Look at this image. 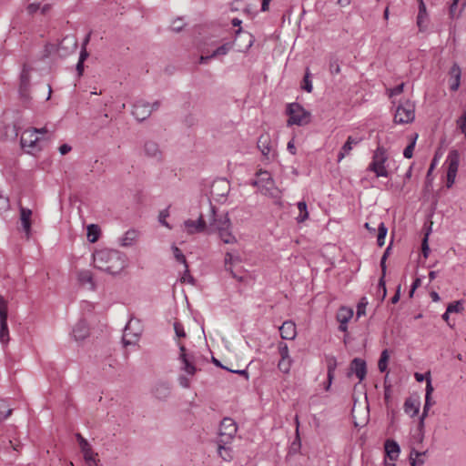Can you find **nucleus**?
<instances>
[{"label":"nucleus","mask_w":466,"mask_h":466,"mask_svg":"<svg viewBox=\"0 0 466 466\" xmlns=\"http://www.w3.org/2000/svg\"><path fill=\"white\" fill-rule=\"evenodd\" d=\"M353 317V310L348 307H340L337 312L336 319L339 325V330L346 332L348 330V323Z\"/></svg>","instance_id":"2eb2a0df"},{"label":"nucleus","mask_w":466,"mask_h":466,"mask_svg":"<svg viewBox=\"0 0 466 466\" xmlns=\"http://www.w3.org/2000/svg\"><path fill=\"white\" fill-rule=\"evenodd\" d=\"M100 235V228L96 224H91L87 227V239L91 243L97 241Z\"/></svg>","instance_id":"c9c22d12"},{"label":"nucleus","mask_w":466,"mask_h":466,"mask_svg":"<svg viewBox=\"0 0 466 466\" xmlns=\"http://www.w3.org/2000/svg\"><path fill=\"white\" fill-rule=\"evenodd\" d=\"M39 7H40L39 4L32 3V4L28 5L26 9L29 14H34L39 9Z\"/></svg>","instance_id":"680f3d73"},{"label":"nucleus","mask_w":466,"mask_h":466,"mask_svg":"<svg viewBox=\"0 0 466 466\" xmlns=\"http://www.w3.org/2000/svg\"><path fill=\"white\" fill-rule=\"evenodd\" d=\"M278 349H279V352L280 355V359L290 358L289 350V347H288L287 343L280 342L278 346Z\"/></svg>","instance_id":"09e8293b"},{"label":"nucleus","mask_w":466,"mask_h":466,"mask_svg":"<svg viewBox=\"0 0 466 466\" xmlns=\"http://www.w3.org/2000/svg\"><path fill=\"white\" fill-rule=\"evenodd\" d=\"M30 84V76L28 70L24 69L20 76V92H25Z\"/></svg>","instance_id":"ea45409f"},{"label":"nucleus","mask_w":466,"mask_h":466,"mask_svg":"<svg viewBox=\"0 0 466 466\" xmlns=\"http://www.w3.org/2000/svg\"><path fill=\"white\" fill-rule=\"evenodd\" d=\"M452 82L450 86L451 91H457L461 85V71L458 64H453L449 72Z\"/></svg>","instance_id":"b1692460"},{"label":"nucleus","mask_w":466,"mask_h":466,"mask_svg":"<svg viewBox=\"0 0 466 466\" xmlns=\"http://www.w3.org/2000/svg\"><path fill=\"white\" fill-rule=\"evenodd\" d=\"M403 89H404V84L401 83L390 90V96H398L403 92Z\"/></svg>","instance_id":"864d4df0"},{"label":"nucleus","mask_w":466,"mask_h":466,"mask_svg":"<svg viewBox=\"0 0 466 466\" xmlns=\"http://www.w3.org/2000/svg\"><path fill=\"white\" fill-rule=\"evenodd\" d=\"M151 113H152V108H151L150 103H148L143 99H139V100L136 101L135 104L133 105L132 115L139 122H142V121L146 120L147 118H148L150 116Z\"/></svg>","instance_id":"9b49d317"},{"label":"nucleus","mask_w":466,"mask_h":466,"mask_svg":"<svg viewBox=\"0 0 466 466\" xmlns=\"http://www.w3.org/2000/svg\"><path fill=\"white\" fill-rule=\"evenodd\" d=\"M448 312L450 313H460L463 310V305L461 300L451 302L447 307Z\"/></svg>","instance_id":"de8ad7c7"},{"label":"nucleus","mask_w":466,"mask_h":466,"mask_svg":"<svg viewBox=\"0 0 466 466\" xmlns=\"http://www.w3.org/2000/svg\"><path fill=\"white\" fill-rule=\"evenodd\" d=\"M421 251L424 258H428L430 253V247L428 245V234L424 237L421 244Z\"/></svg>","instance_id":"603ef678"},{"label":"nucleus","mask_w":466,"mask_h":466,"mask_svg":"<svg viewBox=\"0 0 466 466\" xmlns=\"http://www.w3.org/2000/svg\"><path fill=\"white\" fill-rule=\"evenodd\" d=\"M365 314V305L362 303H360L357 307V316L360 318V316Z\"/></svg>","instance_id":"69168bd1"},{"label":"nucleus","mask_w":466,"mask_h":466,"mask_svg":"<svg viewBox=\"0 0 466 466\" xmlns=\"http://www.w3.org/2000/svg\"><path fill=\"white\" fill-rule=\"evenodd\" d=\"M404 410L411 417H414L419 413L420 403L412 399H407L404 402Z\"/></svg>","instance_id":"2f4dec72"},{"label":"nucleus","mask_w":466,"mask_h":466,"mask_svg":"<svg viewBox=\"0 0 466 466\" xmlns=\"http://www.w3.org/2000/svg\"><path fill=\"white\" fill-rule=\"evenodd\" d=\"M228 444L229 443L218 441V454L222 460L226 461H229L233 458L232 450L231 447L228 446Z\"/></svg>","instance_id":"cd10ccee"},{"label":"nucleus","mask_w":466,"mask_h":466,"mask_svg":"<svg viewBox=\"0 0 466 466\" xmlns=\"http://www.w3.org/2000/svg\"><path fill=\"white\" fill-rule=\"evenodd\" d=\"M386 254H383L381 259H380V267L382 270V276L380 277L378 284V289L379 291L382 292V299L386 297L387 289H386V284H385V275H386Z\"/></svg>","instance_id":"7c9ffc66"},{"label":"nucleus","mask_w":466,"mask_h":466,"mask_svg":"<svg viewBox=\"0 0 466 466\" xmlns=\"http://www.w3.org/2000/svg\"><path fill=\"white\" fill-rule=\"evenodd\" d=\"M335 368H336V361H335V360H329V362H328V374H327L329 384L327 386V390L330 387L331 381H332L333 377H334Z\"/></svg>","instance_id":"49530a36"},{"label":"nucleus","mask_w":466,"mask_h":466,"mask_svg":"<svg viewBox=\"0 0 466 466\" xmlns=\"http://www.w3.org/2000/svg\"><path fill=\"white\" fill-rule=\"evenodd\" d=\"M143 151L146 157L152 158L157 162L162 160V151L160 150L158 144L153 140H147L145 142Z\"/></svg>","instance_id":"dca6fc26"},{"label":"nucleus","mask_w":466,"mask_h":466,"mask_svg":"<svg viewBox=\"0 0 466 466\" xmlns=\"http://www.w3.org/2000/svg\"><path fill=\"white\" fill-rule=\"evenodd\" d=\"M350 370L357 376L360 381H362L367 374L366 361L360 358H355L350 362Z\"/></svg>","instance_id":"f3484780"},{"label":"nucleus","mask_w":466,"mask_h":466,"mask_svg":"<svg viewBox=\"0 0 466 466\" xmlns=\"http://www.w3.org/2000/svg\"><path fill=\"white\" fill-rule=\"evenodd\" d=\"M170 393V388L168 384L161 382L158 383L154 390V394L157 399L164 400Z\"/></svg>","instance_id":"72a5a7b5"},{"label":"nucleus","mask_w":466,"mask_h":466,"mask_svg":"<svg viewBox=\"0 0 466 466\" xmlns=\"http://www.w3.org/2000/svg\"><path fill=\"white\" fill-rule=\"evenodd\" d=\"M180 354L179 360L183 363L182 370L188 375H194L197 371L196 366L193 364V357L186 352V348L183 344H178Z\"/></svg>","instance_id":"4468645a"},{"label":"nucleus","mask_w":466,"mask_h":466,"mask_svg":"<svg viewBox=\"0 0 466 466\" xmlns=\"http://www.w3.org/2000/svg\"><path fill=\"white\" fill-rule=\"evenodd\" d=\"M76 438L78 441L80 450L83 452L85 461L95 462V453L88 441L80 433H76Z\"/></svg>","instance_id":"a211bd4d"},{"label":"nucleus","mask_w":466,"mask_h":466,"mask_svg":"<svg viewBox=\"0 0 466 466\" xmlns=\"http://www.w3.org/2000/svg\"><path fill=\"white\" fill-rule=\"evenodd\" d=\"M172 250H173V254H174V257L176 258V259L178 262L183 263L185 265L186 271L188 272V266L187 264L186 257L184 256L182 251L176 246L172 247Z\"/></svg>","instance_id":"37998d69"},{"label":"nucleus","mask_w":466,"mask_h":466,"mask_svg":"<svg viewBox=\"0 0 466 466\" xmlns=\"http://www.w3.org/2000/svg\"><path fill=\"white\" fill-rule=\"evenodd\" d=\"M72 335L76 341L85 339L89 336V328L87 323L81 319L73 328Z\"/></svg>","instance_id":"6ab92c4d"},{"label":"nucleus","mask_w":466,"mask_h":466,"mask_svg":"<svg viewBox=\"0 0 466 466\" xmlns=\"http://www.w3.org/2000/svg\"><path fill=\"white\" fill-rule=\"evenodd\" d=\"M77 279L82 285H89V289L94 290L96 284L94 282L93 274L87 269L80 270L77 273Z\"/></svg>","instance_id":"bb28decb"},{"label":"nucleus","mask_w":466,"mask_h":466,"mask_svg":"<svg viewBox=\"0 0 466 466\" xmlns=\"http://www.w3.org/2000/svg\"><path fill=\"white\" fill-rule=\"evenodd\" d=\"M445 163L448 164L446 187L448 188H451L455 182L458 168H459V164H460L459 151L456 149L451 150L447 156Z\"/></svg>","instance_id":"6e6552de"},{"label":"nucleus","mask_w":466,"mask_h":466,"mask_svg":"<svg viewBox=\"0 0 466 466\" xmlns=\"http://www.w3.org/2000/svg\"><path fill=\"white\" fill-rule=\"evenodd\" d=\"M418 2V15L416 17V25L419 32L424 33L428 30L430 25V15L427 11L426 5L423 0H417Z\"/></svg>","instance_id":"f8f14e48"},{"label":"nucleus","mask_w":466,"mask_h":466,"mask_svg":"<svg viewBox=\"0 0 466 466\" xmlns=\"http://www.w3.org/2000/svg\"><path fill=\"white\" fill-rule=\"evenodd\" d=\"M360 141H361V139L360 137H354L350 136L347 138V141L342 146V147L340 148V150L338 154V157H337L338 162H340L346 156L350 155L353 147L357 146Z\"/></svg>","instance_id":"4be33fe9"},{"label":"nucleus","mask_w":466,"mask_h":466,"mask_svg":"<svg viewBox=\"0 0 466 466\" xmlns=\"http://www.w3.org/2000/svg\"><path fill=\"white\" fill-rule=\"evenodd\" d=\"M387 233L388 228L384 222H380L377 228V244L379 247H382L385 244Z\"/></svg>","instance_id":"f704fd0d"},{"label":"nucleus","mask_w":466,"mask_h":466,"mask_svg":"<svg viewBox=\"0 0 466 466\" xmlns=\"http://www.w3.org/2000/svg\"><path fill=\"white\" fill-rule=\"evenodd\" d=\"M168 216L167 210H163L159 214V222L167 228H169L168 224L166 222V218Z\"/></svg>","instance_id":"6e6d98bb"},{"label":"nucleus","mask_w":466,"mask_h":466,"mask_svg":"<svg viewBox=\"0 0 466 466\" xmlns=\"http://www.w3.org/2000/svg\"><path fill=\"white\" fill-rule=\"evenodd\" d=\"M72 147L71 146L67 145V144H63L62 146L59 147V152L61 153V155H66L67 153H69L71 151Z\"/></svg>","instance_id":"e2e57ef3"},{"label":"nucleus","mask_w":466,"mask_h":466,"mask_svg":"<svg viewBox=\"0 0 466 466\" xmlns=\"http://www.w3.org/2000/svg\"><path fill=\"white\" fill-rule=\"evenodd\" d=\"M329 69H330L331 74L339 73V66L338 64V61L330 62Z\"/></svg>","instance_id":"052dcab7"},{"label":"nucleus","mask_w":466,"mask_h":466,"mask_svg":"<svg viewBox=\"0 0 466 466\" xmlns=\"http://www.w3.org/2000/svg\"><path fill=\"white\" fill-rule=\"evenodd\" d=\"M131 324H132V319L127 324V326L125 328V333L122 338V341L125 346L131 345L135 342V341H132L131 339H127V336H128L127 331L131 329Z\"/></svg>","instance_id":"3c124183"},{"label":"nucleus","mask_w":466,"mask_h":466,"mask_svg":"<svg viewBox=\"0 0 466 466\" xmlns=\"http://www.w3.org/2000/svg\"><path fill=\"white\" fill-rule=\"evenodd\" d=\"M400 298V286L398 287L396 293L394 296L390 299L392 304H396Z\"/></svg>","instance_id":"0e129e2a"},{"label":"nucleus","mask_w":466,"mask_h":466,"mask_svg":"<svg viewBox=\"0 0 466 466\" xmlns=\"http://www.w3.org/2000/svg\"><path fill=\"white\" fill-rule=\"evenodd\" d=\"M139 237V232L134 228L128 229L121 238L122 247H131L136 243Z\"/></svg>","instance_id":"a878e982"},{"label":"nucleus","mask_w":466,"mask_h":466,"mask_svg":"<svg viewBox=\"0 0 466 466\" xmlns=\"http://www.w3.org/2000/svg\"><path fill=\"white\" fill-rule=\"evenodd\" d=\"M298 208H299V215L296 217V220L299 222V223H301V222H304L308 217H309V212H308V209H307V204L305 201H300L298 203Z\"/></svg>","instance_id":"4c0bfd02"},{"label":"nucleus","mask_w":466,"mask_h":466,"mask_svg":"<svg viewBox=\"0 0 466 466\" xmlns=\"http://www.w3.org/2000/svg\"><path fill=\"white\" fill-rule=\"evenodd\" d=\"M385 451L390 461H396L399 458L400 448V445L392 440H387L385 441Z\"/></svg>","instance_id":"393cba45"},{"label":"nucleus","mask_w":466,"mask_h":466,"mask_svg":"<svg viewBox=\"0 0 466 466\" xmlns=\"http://www.w3.org/2000/svg\"><path fill=\"white\" fill-rule=\"evenodd\" d=\"M279 332L283 339H294L297 335L295 323L291 320L284 321L282 325L279 327Z\"/></svg>","instance_id":"aec40b11"},{"label":"nucleus","mask_w":466,"mask_h":466,"mask_svg":"<svg viewBox=\"0 0 466 466\" xmlns=\"http://www.w3.org/2000/svg\"><path fill=\"white\" fill-rule=\"evenodd\" d=\"M289 115L288 126L298 125L304 126L310 122L311 115L304 109L299 103H290L287 107Z\"/></svg>","instance_id":"39448f33"},{"label":"nucleus","mask_w":466,"mask_h":466,"mask_svg":"<svg viewBox=\"0 0 466 466\" xmlns=\"http://www.w3.org/2000/svg\"><path fill=\"white\" fill-rule=\"evenodd\" d=\"M287 148L288 150L292 154V155H295L296 154V147H295V145H294V141L293 140H290L288 145H287Z\"/></svg>","instance_id":"774afa93"},{"label":"nucleus","mask_w":466,"mask_h":466,"mask_svg":"<svg viewBox=\"0 0 466 466\" xmlns=\"http://www.w3.org/2000/svg\"><path fill=\"white\" fill-rule=\"evenodd\" d=\"M95 268L112 275L120 273L127 266L126 256L115 249H100L94 253Z\"/></svg>","instance_id":"f257e3e1"},{"label":"nucleus","mask_w":466,"mask_h":466,"mask_svg":"<svg viewBox=\"0 0 466 466\" xmlns=\"http://www.w3.org/2000/svg\"><path fill=\"white\" fill-rule=\"evenodd\" d=\"M432 391H433V387H432V385H431V378H429V379L427 380L426 394H425V397H430V398H431Z\"/></svg>","instance_id":"13d9d810"},{"label":"nucleus","mask_w":466,"mask_h":466,"mask_svg":"<svg viewBox=\"0 0 466 466\" xmlns=\"http://www.w3.org/2000/svg\"><path fill=\"white\" fill-rule=\"evenodd\" d=\"M217 233L225 244H233L237 242L236 237L231 232V228H220L219 231Z\"/></svg>","instance_id":"c756f323"},{"label":"nucleus","mask_w":466,"mask_h":466,"mask_svg":"<svg viewBox=\"0 0 466 466\" xmlns=\"http://www.w3.org/2000/svg\"><path fill=\"white\" fill-rule=\"evenodd\" d=\"M388 161V150L382 146H378L373 152L372 159L368 166V170L373 172L376 177H389L390 172L387 168Z\"/></svg>","instance_id":"f03ea898"},{"label":"nucleus","mask_w":466,"mask_h":466,"mask_svg":"<svg viewBox=\"0 0 466 466\" xmlns=\"http://www.w3.org/2000/svg\"><path fill=\"white\" fill-rule=\"evenodd\" d=\"M185 228L188 234L208 232V225L203 216L200 215L198 220L187 219L184 222Z\"/></svg>","instance_id":"ddd939ff"},{"label":"nucleus","mask_w":466,"mask_h":466,"mask_svg":"<svg viewBox=\"0 0 466 466\" xmlns=\"http://www.w3.org/2000/svg\"><path fill=\"white\" fill-rule=\"evenodd\" d=\"M426 451L420 452L415 450H412L410 454V461L411 466H422L425 462Z\"/></svg>","instance_id":"473e14b6"},{"label":"nucleus","mask_w":466,"mask_h":466,"mask_svg":"<svg viewBox=\"0 0 466 466\" xmlns=\"http://www.w3.org/2000/svg\"><path fill=\"white\" fill-rule=\"evenodd\" d=\"M415 118V106L409 100L400 103L396 109L394 121L397 124H408Z\"/></svg>","instance_id":"423d86ee"},{"label":"nucleus","mask_w":466,"mask_h":466,"mask_svg":"<svg viewBox=\"0 0 466 466\" xmlns=\"http://www.w3.org/2000/svg\"><path fill=\"white\" fill-rule=\"evenodd\" d=\"M11 414H12L11 409H8L5 412H4V411H2V410H0V420H4L7 419Z\"/></svg>","instance_id":"338daca9"},{"label":"nucleus","mask_w":466,"mask_h":466,"mask_svg":"<svg viewBox=\"0 0 466 466\" xmlns=\"http://www.w3.org/2000/svg\"><path fill=\"white\" fill-rule=\"evenodd\" d=\"M7 302L2 296H0V342L3 345H6L10 339L7 326Z\"/></svg>","instance_id":"9d476101"},{"label":"nucleus","mask_w":466,"mask_h":466,"mask_svg":"<svg viewBox=\"0 0 466 466\" xmlns=\"http://www.w3.org/2000/svg\"><path fill=\"white\" fill-rule=\"evenodd\" d=\"M174 330H175L177 337H178V338L186 337V332L184 330V327L180 322H178V321L174 322Z\"/></svg>","instance_id":"8fccbe9b"},{"label":"nucleus","mask_w":466,"mask_h":466,"mask_svg":"<svg viewBox=\"0 0 466 466\" xmlns=\"http://www.w3.org/2000/svg\"><path fill=\"white\" fill-rule=\"evenodd\" d=\"M389 359H390L389 350H383L380 354L379 362H378V368L380 372H384L387 370Z\"/></svg>","instance_id":"e433bc0d"},{"label":"nucleus","mask_w":466,"mask_h":466,"mask_svg":"<svg viewBox=\"0 0 466 466\" xmlns=\"http://www.w3.org/2000/svg\"><path fill=\"white\" fill-rule=\"evenodd\" d=\"M178 381H179L180 386L183 388L187 389V388H189V386H190L189 380L185 376H180L178 378Z\"/></svg>","instance_id":"4d7b16f0"},{"label":"nucleus","mask_w":466,"mask_h":466,"mask_svg":"<svg viewBox=\"0 0 466 466\" xmlns=\"http://www.w3.org/2000/svg\"><path fill=\"white\" fill-rule=\"evenodd\" d=\"M184 26V24L182 23L181 19H177L173 23L172 29L176 32H179Z\"/></svg>","instance_id":"bf43d9fd"},{"label":"nucleus","mask_w":466,"mask_h":466,"mask_svg":"<svg viewBox=\"0 0 466 466\" xmlns=\"http://www.w3.org/2000/svg\"><path fill=\"white\" fill-rule=\"evenodd\" d=\"M208 233H217L219 231L220 228H231L232 224L228 217V212H218L216 208L210 204L209 205V216H208Z\"/></svg>","instance_id":"20e7f679"},{"label":"nucleus","mask_w":466,"mask_h":466,"mask_svg":"<svg viewBox=\"0 0 466 466\" xmlns=\"http://www.w3.org/2000/svg\"><path fill=\"white\" fill-rule=\"evenodd\" d=\"M19 212H20V220L22 223L23 230L26 234L27 238L30 236L31 233V217H32V210L19 206Z\"/></svg>","instance_id":"412c9836"},{"label":"nucleus","mask_w":466,"mask_h":466,"mask_svg":"<svg viewBox=\"0 0 466 466\" xmlns=\"http://www.w3.org/2000/svg\"><path fill=\"white\" fill-rule=\"evenodd\" d=\"M301 88L309 93H310L313 89L312 81L310 79V73L309 68H307L302 84Z\"/></svg>","instance_id":"a19ab883"},{"label":"nucleus","mask_w":466,"mask_h":466,"mask_svg":"<svg viewBox=\"0 0 466 466\" xmlns=\"http://www.w3.org/2000/svg\"><path fill=\"white\" fill-rule=\"evenodd\" d=\"M237 431L238 426L235 420L228 417L224 418L220 422L219 438L218 441L230 443L235 438Z\"/></svg>","instance_id":"1a4fd4ad"},{"label":"nucleus","mask_w":466,"mask_h":466,"mask_svg":"<svg viewBox=\"0 0 466 466\" xmlns=\"http://www.w3.org/2000/svg\"><path fill=\"white\" fill-rule=\"evenodd\" d=\"M258 147L264 157L269 158L272 151V142L268 134H262L258 139Z\"/></svg>","instance_id":"5701e85b"},{"label":"nucleus","mask_w":466,"mask_h":466,"mask_svg":"<svg viewBox=\"0 0 466 466\" xmlns=\"http://www.w3.org/2000/svg\"><path fill=\"white\" fill-rule=\"evenodd\" d=\"M459 1L460 0H453L451 5H450L449 13H450L451 18H454L455 17V12H456V8H457Z\"/></svg>","instance_id":"5fc2aeb1"},{"label":"nucleus","mask_w":466,"mask_h":466,"mask_svg":"<svg viewBox=\"0 0 466 466\" xmlns=\"http://www.w3.org/2000/svg\"><path fill=\"white\" fill-rule=\"evenodd\" d=\"M417 137L418 135H415L410 143L403 150V156L405 158L412 157Z\"/></svg>","instance_id":"c03bdc74"},{"label":"nucleus","mask_w":466,"mask_h":466,"mask_svg":"<svg viewBox=\"0 0 466 466\" xmlns=\"http://www.w3.org/2000/svg\"><path fill=\"white\" fill-rule=\"evenodd\" d=\"M433 403L434 402L432 401L431 398L425 397V403H424V407H423V411H422V414H421V416L420 418V425H423L424 419L427 416L428 411H429L430 408L433 405Z\"/></svg>","instance_id":"a18cd8bd"},{"label":"nucleus","mask_w":466,"mask_h":466,"mask_svg":"<svg viewBox=\"0 0 466 466\" xmlns=\"http://www.w3.org/2000/svg\"><path fill=\"white\" fill-rule=\"evenodd\" d=\"M242 21L238 18H233L232 21H231V24L233 26L235 27H239L238 30H236L235 32V35H236V37L238 36H240V35H245L246 37H248V45L246 46V49H248L252 45H253V42H254V39H253V36L247 33V32H243L241 27H240V25H241Z\"/></svg>","instance_id":"c85d7f7f"},{"label":"nucleus","mask_w":466,"mask_h":466,"mask_svg":"<svg viewBox=\"0 0 466 466\" xmlns=\"http://www.w3.org/2000/svg\"><path fill=\"white\" fill-rule=\"evenodd\" d=\"M251 185L257 187L258 191L270 198H279V190L275 186V181L269 172L259 170L256 173V178L252 180Z\"/></svg>","instance_id":"7ed1b4c3"},{"label":"nucleus","mask_w":466,"mask_h":466,"mask_svg":"<svg viewBox=\"0 0 466 466\" xmlns=\"http://www.w3.org/2000/svg\"><path fill=\"white\" fill-rule=\"evenodd\" d=\"M291 358L280 359L278 364L279 370L283 373H289L291 368Z\"/></svg>","instance_id":"79ce46f5"},{"label":"nucleus","mask_w":466,"mask_h":466,"mask_svg":"<svg viewBox=\"0 0 466 466\" xmlns=\"http://www.w3.org/2000/svg\"><path fill=\"white\" fill-rule=\"evenodd\" d=\"M233 42H228L218 47L216 50L213 51L211 54V56L216 57L218 56H225L227 55L231 48L233 47Z\"/></svg>","instance_id":"58836bf2"},{"label":"nucleus","mask_w":466,"mask_h":466,"mask_svg":"<svg viewBox=\"0 0 466 466\" xmlns=\"http://www.w3.org/2000/svg\"><path fill=\"white\" fill-rule=\"evenodd\" d=\"M41 137L36 134V128L26 129L21 136L20 144L28 153L40 151Z\"/></svg>","instance_id":"0eeeda50"}]
</instances>
